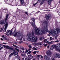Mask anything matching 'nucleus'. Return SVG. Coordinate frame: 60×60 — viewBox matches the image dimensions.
<instances>
[{
  "mask_svg": "<svg viewBox=\"0 0 60 60\" xmlns=\"http://www.w3.org/2000/svg\"><path fill=\"white\" fill-rule=\"evenodd\" d=\"M45 28H46V26H45L44 28H42V29L41 28H39L38 29L37 28H35V29L34 30L35 31V34H41L42 33L43 34L45 33Z\"/></svg>",
  "mask_w": 60,
  "mask_h": 60,
  "instance_id": "1",
  "label": "nucleus"
},
{
  "mask_svg": "<svg viewBox=\"0 0 60 60\" xmlns=\"http://www.w3.org/2000/svg\"><path fill=\"white\" fill-rule=\"evenodd\" d=\"M32 34H29L27 35V37L28 38V40L29 41H31L32 40L33 41H32V42H35L37 41L38 39L37 37H35V36L33 37L32 36Z\"/></svg>",
  "mask_w": 60,
  "mask_h": 60,
  "instance_id": "2",
  "label": "nucleus"
},
{
  "mask_svg": "<svg viewBox=\"0 0 60 60\" xmlns=\"http://www.w3.org/2000/svg\"><path fill=\"white\" fill-rule=\"evenodd\" d=\"M16 31V30H15L14 33L13 34L15 37H16L17 36V38L19 39L20 40H22V38H23V33H21L19 31L18 32H16L15 34H14L15 33V32Z\"/></svg>",
  "mask_w": 60,
  "mask_h": 60,
  "instance_id": "3",
  "label": "nucleus"
},
{
  "mask_svg": "<svg viewBox=\"0 0 60 60\" xmlns=\"http://www.w3.org/2000/svg\"><path fill=\"white\" fill-rule=\"evenodd\" d=\"M45 32H46V33H48V32H49V34L51 35L52 34V36H54L56 35V31H49L48 29H47V26H46V28H45Z\"/></svg>",
  "mask_w": 60,
  "mask_h": 60,
  "instance_id": "4",
  "label": "nucleus"
},
{
  "mask_svg": "<svg viewBox=\"0 0 60 60\" xmlns=\"http://www.w3.org/2000/svg\"><path fill=\"white\" fill-rule=\"evenodd\" d=\"M4 26L3 27V28H4V32H6V28L7 26H8V24L7 23V22H5L4 24ZM5 27V28H4Z\"/></svg>",
  "mask_w": 60,
  "mask_h": 60,
  "instance_id": "5",
  "label": "nucleus"
},
{
  "mask_svg": "<svg viewBox=\"0 0 60 60\" xmlns=\"http://www.w3.org/2000/svg\"><path fill=\"white\" fill-rule=\"evenodd\" d=\"M7 34H10V35H11V34H12V33L11 31L9 30H8L7 32Z\"/></svg>",
  "mask_w": 60,
  "mask_h": 60,
  "instance_id": "6",
  "label": "nucleus"
},
{
  "mask_svg": "<svg viewBox=\"0 0 60 60\" xmlns=\"http://www.w3.org/2000/svg\"><path fill=\"white\" fill-rule=\"evenodd\" d=\"M14 52H15V53H14L15 56V57H17L18 56V53L17 52V51L15 50H14Z\"/></svg>",
  "mask_w": 60,
  "mask_h": 60,
  "instance_id": "7",
  "label": "nucleus"
},
{
  "mask_svg": "<svg viewBox=\"0 0 60 60\" xmlns=\"http://www.w3.org/2000/svg\"><path fill=\"white\" fill-rule=\"evenodd\" d=\"M56 30L57 31V33H56V32L55 34L56 35H57L58 34V33H59V32L60 33V29H59L57 28H56Z\"/></svg>",
  "mask_w": 60,
  "mask_h": 60,
  "instance_id": "8",
  "label": "nucleus"
},
{
  "mask_svg": "<svg viewBox=\"0 0 60 60\" xmlns=\"http://www.w3.org/2000/svg\"><path fill=\"white\" fill-rule=\"evenodd\" d=\"M46 53L48 55H51V52L49 50H48L46 52Z\"/></svg>",
  "mask_w": 60,
  "mask_h": 60,
  "instance_id": "9",
  "label": "nucleus"
},
{
  "mask_svg": "<svg viewBox=\"0 0 60 60\" xmlns=\"http://www.w3.org/2000/svg\"><path fill=\"white\" fill-rule=\"evenodd\" d=\"M52 47L53 49L55 48V49H56V50H57V47H56V45H53L52 46Z\"/></svg>",
  "mask_w": 60,
  "mask_h": 60,
  "instance_id": "10",
  "label": "nucleus"
},
{
  "mask_svg": "<svg viewBox=\"0 0 60 60\" xmlns=\"http://www.w3.org/2000/svg\"><path fill=\"white\" fill-rule=\"evenodd\" d=\"M28 47H29V49H28L29 51H30V50L32 48V45H28Z\"/></svg>",
  "mask_w": 60,
  "mask_h": 60,
  "instance_id": "11",
  "label": "nucleus"
},
{
  "mask_svg": "<svg viewBox=\"0 0 60 60\" xmlns=\"http://www.w3.org/2000/svg\"><path fill=\"white\" fill-rule=\"evenodd\" d=\"M46 0H43L44 1H46ZM47 1L48 2L49 4H51V1H52L53 0H47Z\"/></svg>",
  "mask_w": 60,
  "mask_h": 60,
  "instance_id": "12",
  "label": "nucleus"
},
{
  "mask_svg": "<svg viewBox=\"0 0 60 60\" xmlns=\"http://www.w3.org/2000/svg\"><path fill=\"white\" fill-rule=\"evenodd\" d=\"M42 23L43 25H44L45 24H46L48 23V22L46 20H45L43 22H42Z\"/></svg>",
  "mask_w": 60,
  "mask_h": 60,
  "instance_id": "13",
  "label": "nucleus"
},
{
  "mask_svg": "<svg viewBox=\"0 0 60 60\" xmlns=\"http://www.w3.org/2000/svg\"><path fill=\"white\" fill-rule=\"evenodd\" d=\"M15 52H14L12 53L9 56V57H11V56H13V55H14V53H15Z\"/></svg>",
  "mask_w": 60,
  "mask_h": 60,
  "instance_id": "14",
  "label": "nucleus"
},
{
  "mask_svg": "<svg viewBox=\"0 0 60 60\" xmlns=\"http://www.w3.org/2000/svg\"><path fill=\"white\" fill-rule=\"evenodd\" d=\"M45 39V38L44 37H40L39 38V40H43V39Z\"/></svg>",
  "mask_w": 60,
  "mask_h": 60,
  "instance_id": "15",
  "label": "nucleus"
},
{
  "mask_svg": "<svg viewBox=\"0 0 60 60\" xmlns=\"http://www.w3.org/2000/svg\"><path fill=\"white\" fill-rule=\"evenodd\" d=\"M8 16H9V14H7V15L6 17V19L5 21V22L7 20V19H8Z\"/></svg>",
  "mask_w": 60,
  "mask_h": 60,
  "instance_id": "16",
  "label": "nucleus"
},
{
  "mask_svg": "<svg viewBox=\"0 0 60 60\" xmlns=\"http://www.w3.org/2000/svg\"><path fill=\"white\" fill-rule=\"evenodd\" d=\"M45 18H46L47 20H48V19H49V15H46V16H45Z\"/></svg>",
  "mask_w": 60,
  "mask_h": 60,
  "instance_id": "17",
  "label": "nucleus"
},
{
  "mask_svg": "<svg viewBox=\"0 0 60 60\" xmlns=\"http://www.w3.org/2000/svg\"><path fill=\"white\" fill-rule=\"evenodd\" d=\"M4 20H1V25H3L4 24Z\"/></svg>",
  "mask_w": 60,
  "mask_h": 60,
  "instance_id": "18",
  "label": "nucleus"
},
{
  "mask_svg": "<svg viewBox=\"0 0 60 60\" xmlns=\"http://www.w3.org/2000/svg\"><path fill=\"white\" fill-rule=\"evenodd\" d=\"M56 55L58 57L60 58V55L59 53L56 54Z\"/></svg>",
  "mask_w": 60,
  "mask_h": 60,
  "instance_id": "19",
  "label": "nucleus"
},
{
  "mask_svg": "<svg viewBox=\"0 0 60 60\" xmlns=\"http://www.w3.org/2000/svg\"><path fill=\"white\" fill-rule=\"evenodd\" d=\"M31 25L33 27H34L35 26V24L34 23H33L31 24Z\"/></svg>",
  "mask_w": 60,
  "mask_h": 60,
  "instance_id": "20",
  "label": "nucleus"
},
{
  "mask_svg": "<svg viewBox=\"0 0 60 60\" xmlns=\"http://www.w3.org/2000/svg\"><path fill=\"white\" fill-rule=\"evenodd\" d=\"M22 4H24V0H20Z\"/></svg>",
  "mask_w": 60,
  "mask_h": 60,
  "instance_id": "21",
  "label": "nucleus"
},
{
  "mask_svg": "<svg viewBox=\"0 0 60 60\" xmlns=\"http://www.w3.org/2000/svg\"><path fill=\"white\" fill-rule=\"evenodd\" d=\"M22 56H24V57H26V54H22L21 55Z\"/></svg>",
  "mask_w": 60,
  "mask_h": 60,
  "instance_id": "22",
  "label": "nucleus"
},
{
  "mask_svg": "<svg viewBox=\"0 0 60 60\" xmlns=\"http://www.w3.org/2000/svg\"><path fill=\"white\" fill-rule=\"evenodd\" d=\"M41 0H38V1H40V2H41ZM44 0H43L41 2V3L40 4L41 5V4H43V1Z\"/></svg>",
  "mask_w": 60,
  "mask_h": 60,
  "instance_id": "23",
  "label": "nucleus"
},
{
  "mask_svg": "<svg viewBox=\"0 0 60 60\" xmlns=\"http://www.w3.org/2000/svg\"><path fill=\"white\" fill-rule=\"evenodd\" d=\"M5 47L6 48V49H9L11 47H10L9 46H5Z\"/></svg>",
  "mask_w": 60,
  "mask_h": 60,
  "instance_id": "24",
  "label": "nucleus"
},
{
  "mask_svg": "<svg viewBox=\"0 0 60 60\" xmlns=\"http://www.w3.org/2000/svg\"><path fill=\"white\" fill-rule=\"evenodd\" d=\"M53 56L54 58H57V55H56V54H54Z\"/></svg>",
  "mask_w": 60,
  "mask_h": 60,
  "instance_id": "25",
  "label": "nucleus"
},
{
  "mask_svg": "<svg viewBox=\"0 0 60 60\" xmlns=\"http://www.w3.org/2000/svg\"><path fill=\"white\" fill-rule=\"evenodd\" d=\"M57 46L58 48H60V43L58 44L57 45Z\"/></svg>",
  "mask_w": 60,
  "mask_h": 60,
  "instance_id": "26",
  "label": "nucleus"
},
{
  "mask_svg": "<svg viewBox=\"0 0 60 60\" xmlns=\"http://www.w3.org/2000/svg\"><path fill=\"white\" fill-rule=\"evenodd\" d=\"M28 57L29 58H31V57L32 56V55H31V54H30L28 55Z\"/></svg>",
  "mask_w": 60,
  "mask_h": 60,
  "instance_id": "27",
  "label": "nucleus"
},
{
  "mask_svg": "<svg viewBox=\"0 0 60 60\" xmlns=\"http://www.w3.org/2000/svg\"><path fill=\"white\" fill-rule=\"evenodd\" d=\"M48 57H47V56H44V59H46H46H47L48 58Z\"/></svg>",
  "mask_w": 60,
  "mask_h": 60,
  "instance_id": "28",
  "label": "nucleus"
},
{
  "mask_svg": "<svg viewBox=\"0 0 60 60\" xmlns=\"http://www.w3.org/2000/svg\"><path fill=\"white\" fill-rule=\"evenodd\" d=\"M31 51H30L28 52L27 53V55H28L29 54H31Z\"/></svg>",
  "mask_w": 60,
  "mask_h": 60,
  "instance_id": "29",
  "label": "nucleus"
},
{
  "mask_svg": "<svg viewBox=\"0 0 60 60\" xmlns=\"http://www.w3.org/2000/svg\"><path fill=\"white\" fill-rule=\"evenodd\" d=\"M53 49L54 48H53V47H52L51 46V48H50V50H53Z\"/></svg>",
  "mask_w": 60,
  "mask_h": 60,
  "instance_id": "30",
  "label": "nucleus"
},
{
  "mask_svg": "<svg viewBox=\"0 0 60 60\" xmlns=\"http://www.w3.org/2000/svg\"><path fill=\"white\" fill-rule=\"evenodd\" d=\"M7 37H6V38L4 37V40H7Z\"/></svg>",
  "mask_w": 60,
  "mask_h": 60,
  "instance_id": "31",
  "label": "nucleus"
},
{
  "mask_svg": "<svg viewBox=\"0 0 60 60\" xmlns=\"http://www.w3.org/2000/svg\"><path fill=\"white\" fill-rule=\"evenodd\" d=\"M32 20H33V21L34 22V21L35 20L33 18H32Z\"/></svg>",
  "mask_w": 60,
  "mask_h": 60,
  "instance_id": "32",
  "label": "nucleus"
},
{
  "mask_svg": "<svg viewBox=\"0 0 60 60\" xmlns=\"http://www.w3.org/2000/svg\"><path fill=\"white\" fill-rule=\"evenodd\" d=\"M15 49L17 50L18 52H19V50L17 48H15Z\"/></svg>",
  "mask_w": 60,
  "mask_h": 60,
  "instance_id": "33",
  "label": "nucleus"
},
{
  "mask_svg": "<svg viewBox=\"0 0 60 60\" xmlns=\"http://www.w3.org/2000/svg\"><path fill=\"white\" fill-rule=\"evenodd\" d=\"M37 44H38L39 45H41V43H38Z\"/></svg>",
  "mask_w": 60,
  "mask_h": 60,
  "instance_id": "34",
  "label": "nucleus"
},
{
  "mask_svg": "<svg viewBox=\"0 0 60 60\" xmlns=\"http://www.w3.org/2000/svg\"><path fill=\"white\" fill-rule=\"evenodd\" d=\"M9 49V50H12V48H11V47H10Z\"/></svg>",
  "mask_w": 60,
  "mask_h": 60,
  "instance_id": "35",
  "label": "nucleus"
},
{
  "mask_svg": "<svg viewBox=\"0 0 60 60\" xmlns=\"http://www.w3.org/2000/svg\"><path fill=\"white\" fill-rule=\"evenodd\" d=\"M3 48H4L3 46L1 47V48H0V50H1V49H3Z\"/></svg>",
  "mask_w": 60,
  "mask_h": 60,
  "instance_id": "36",
  "label": "nucleus"
},
{
  "mask_svg": "<svg viewBox=\"0 0 60 60\" xmlns=\"http://www.w3.org/2000/svg\"><path fill=\"white\" fill-rule=\"evenodd\" d=\"M51 59L52 60H55V59H54V58L53 57L51 58Z\"/></svg>",
  "mask_w": 60,
  "mask_h": 60,
  "instance_id": "37",
  "label": "nucleus"
},
{
  "mask_svg": "<svg viewBox=\"0 0 60 60\" xmlns=\"http://www.w3.org/2000/svg\"><path fill=\"white\" fill-rule=\"evenodd\" d=\"M51 38H52V37H50V40L51 41V40H52V39H53V38H52V39H51Z\"/></svg>",
  "mask_w": 60,
  "mask_h": 60,
  "instance_id": "38",
  "label": "nucleus"
},
{
  "mask_svg": "<svg viewBox=\"0 0 60 60\" xmlns=\"http://www.w3.org/2000/svg\"><path fill=\"white\" fill-rule=\"evenodd\" d=\"M36 53V51H34L33 52V53L34 54H35Z\"/></svg>",
  "mask_w": 60,
  "mask_h": 60,
  "instance_id": "39",
  "label": "nucleus"
},
{
  "mask_svg": "<svg viewBox=\"0 0 60 60\" xmlns=\"http://www.w3.org/2000/svg\"><path fill=\"white\" fill-rule=\"evenodd\" d=\"M46 60H50V58H48Z\"/></svg>",
  "mask_w": 60,
  "mask_h": 60,
  "instance_id": "40",
  "label": "nucleus"
},
{
  "mask_svg": "<svg viewBox=\"0 0 60 60\" xmlns=\"http://www.w3.org/2000/svg\"><path fill=\"white\" fill-rule=\"evenodd\" d=\"M37 4V3H35V4H33V5L34 6H35V5H36V4Z\"/></svg>",
  "mask_w": 60,
  "mask_h": 60,
  "instance_id": "41",
  "label": "nucleus"
},
{
  "mask_svg": "<svg viewBox=\"0 0 60 60\" xmlns=\"http://www.w3.org/2000/svg\"><path fill=\"white\" fill-rule=\"evenodd\" d=\"M2 30H3L2 29H1L0 30V32H2Z\"/></svg>",
  "mask_w": 60,
  "mask_h": 60,
  "instance_id": "42",
  "label": "nucleus"
},
{
  "mask_svg": "<svg viewBox=\"0 0 60 60\" xmlns=\"http://www.w3.org/2000/svg\"><path fill=\"white\" fill-rule=\"evenodd\" d=\"M33 36H34V32L33 31H32V34Z\"/></svg>",
  "mask_w": 60,
  "mask_h": 60,
  "instance_id": "43",
  "label": "nucleus"
},
{
  "mask_svg": "<svg viewBox=\"0 0 60 60\" xmlns=\"http://www.w3.org/2000/svg\"><path fill=\"white\" fill-rule=\"evenodd\" d=\"M17 59H19V60H20V57H17Z\"/></svg>",
  "mask_w": 60,
  "mask_h": 60,
  "instance_id": "44",
  "label": "nucleus"
},
{
  "mask_svg": "<svg viewBox=\"0 0 60 60\" xmlns=\"http://www.w3.org/2000/svg\"><path fill=\"white\" fill-rule=\"evenodd\" d=\"M25 13L26 14H27V15H28V14L27 12H25Z\"/></svg>",
  "mask_w": 60,
  "mask_h": 60,
  "instance_id": "45",
  "label": "nucleus"
},
{
  "mask_svg": "<svg viewBox=\"0 0 60 60\" xmlns=\"http://www.w3.org/2000/svg\"><path fill=\"white\" fill-rule=\"evenodd\" d=\"M59 41L58 40H57L56 41H55V42H58Z\"/></svg>",
  "mask_w": 60,
  "mask_h": 60,
  "instance_id": "46",
  "label": "nucleus"
},
{
  "mask_svg": "<svg viewBox=\"0 0 60 60\" xmlns=\"http://www.w3.org/2000/svg\"><path fill=\"white\" fill-rule=\"evenodd\" d=\"M22 50H24L25 49H24V48H22Z\"/></svg>",
  "mask_w": 60,
  "mask_h": 60,
  "instance_id": "47",
  "label": "nucleus"
},
{
  "mask_svg": "<svg viewBox=\"0 0 60 60\" xmlns=\"http://www.w3.org/2000/svg\"><path fill=\"white\" fill-rule=\"evenodd\" d=\"M37 56L38 57H40V55H38Z\"/></svg>",
  "mask_w": 60,
  "mask_h": 60,
  "instance_id": "48",
  "label": "nucleus"
},
{
  "mask_svg": "<svg viewBox=\"0 0 60 60\" xmlns=\"http://www.w3.org/2000/svg\"><path fill=\"white\" fill-rule=\"evenodd\" d=\"M52 43L51 42H49V44H52Z\"/></svg>",
  "mask_w": 60,
  "mask_h": 60,
  "instance_id": "49",
  "label": "nucleus"
},
{
  "mask_svg": "<svg viewBox=\"0 0 60 60\" xmlns=\"http://www.w3.org/2000/svg\"><path fill=\"white\" fill-rule=\"evenodd\" d=\"M47 41V39H45V40L44 41L45 42V41Z\"/></svg>",
  "mask_w": 60,
  "mask_h": 60,
  "instance_id": "50",
  "label": "nucleus"
},
{
  "mask_svg": "<svg viewBox=\"0 0 60 60\" xmlns=\"http://www.w3.org/2000/svg\"><path fill=\"white\" fill-rule=\"evenodd\" d=\"M35 49V48L34 47H33L32 48V49H33V50H34V49Z\"/></svg>",
  "mask_w": 60,
  "mask_h": 60,
  "instance_id": "51",
  "label": "nucleus"
},
{
  "mask_svg": "<svg viewBox=\"0 0 60 60\" xmlns=\"http://www.w3.org/2000/svg\"><path fill=\"white\" fill-rule=\"evenodd\" d=\"M57 36H55V39H56V37H57Z\"/></svg>",
  "mask_w": 60,
  "mask_h": 60,
  "instance_id": "52",
  "label": "nucleus"
},
{
  "mask_svg": "<svg viewBox=\"0 0 60 60\" xmlns=\"http://www.w3.org/2000/svg\"><path fill=\"white\" fill-rule=\"evenodd\" d=\"M1 39L2 41H4V39H3V38H1Z\"/></svg>",
  "mask_w": 60,
  "mask_h": 60,
  "instance_id": "53",
  "label": "nucleus"
},
{
  "mask_svg": "<svg viewBox=\"0 0 60 60\" xmlns=\"http://www.w3.org/2000/svg\"><path fill=\"white\" fill-rule=\"evenodd\" d=\"M28 52V50L26 49V52L27 53V52Z\"/></svg>",
  "mask_w": 60,
  "mask_h": 60,
  "instance_id": "54",
  "label": "nucleus"
},
{
  "mask_svg": "<svg viewBox=\"0 0 60 60\" xmlns=\"http://www.w3.org/2000/svg\"><path fill=\"white\" fill-rule=\"evenodd\" d=\"M3 44H6L7 43H3Z\"/></svg>",
  "mask_w": 60,
  "mask_h": 60,
  "instance_id": "55",
  "label": "nucleus"
},
{
  "mask_svg": "<svg viewBox=\"0 0 60 60\" xmlns=\"http://www.w3.org/2000/svg\"><path fill=\"white\" fill-rule=\"evenodd\" d=\"M15 48H17V46L16 45H15Z\"/></svg>",
  "mask_w": 60,
  "mask_h": 60,
  "instance_id": "56",
  "label": "nucleus"
},
{
  "mask_svg": "<svg viewBox=\"0 0 60 60\" xmlns=\"http://www.w3.org/2000/svg\"><path fill=\"white\" fill-rule=\"evenodd\" d=\"M47 47V48H49V45H48Z\"/></svg>",
  "mask_w": 60,
  "mask_h": 60,
  "instance_id": "57",
  "label": "nucleus"
},
{
  "mask_svg": "<svg viewBox=\"0 0 60 60\" xmlns=\"http://www.w3.org/2000/svg\"><path fill=\"white\" fill-rule=\"evenodd\" d=\"M47 44H46L45 45V47H46V46H47Z\"/></svg>",
  "mask_w": 60,
  "mask_h": 60,
  "instance_id": "58",
  "label": "nucleus"
},
{
  "mask_svg": "<svg viewBox=\"0 0 60 60\" xmlns=\"http://www.w3.org/2000/svg\"><path fill=\"white\" fill-rule=\"evenodd\" d=\"M2 46V45L0 44V48H1V47Z\"/></svg>",
  "mask_w": 60,
  "mask_h": 60,
  "instance_id": "59",
  "label": "nucleus"
},
{
  "mask_svg": "<svg viewBox=\"0 0 60 60\" xmlns=\"http://www.w3.org/2000/svg\"><path fill=\"white\" fill-rule=\"evenodd\" d=\"M41 58H43V56H41Z\"/></svg>",
  "mask_w": 60,
  "mask_h": 60,
  "instance_id": "60",
  "label": "nucleus"
},
{
  "mask_svg": "<svg viewBox=\"0 0 60 60\" xmlns=\"http://www.w3.org/2000/svg\"><path fill=\"white\" fill-rule=\"evenodd\" d=\"M46 43H49V41H48L46 42Z\"/></svg>",
  "mask_w": 60,
  "mask_h": 60,
  "instance_id": "61",
  "label": "nucleus"
},
{
  "mask_svg": "<svg viewBox=\"0 0 60 60\" xmlns=\"http://www.w3.org/2000/svg\"><path fill=\"white\" fill-rule=\"evenodd\" d=\"M35 50H37V49H36V48H35L34 49Z\"/></svg>",
  "mask_w": 60,
  "mask_h": 60,
  "instance_id": "62",
  "label": "nucleus"
},
{
  "mask_svg": "<svg viewBox=\"0 0 60 60\" xmlns=\"http://www.w3.org/2000/svg\"><path fill=\"white\" fill-rule=\"evenodd\" d=\"M22 60H25L24 59V58H22Z\"/></svg>",
  "mask_w": 60,
  "mask_h": 60,
  "instance_id": "63",
  "label": "nucleus"
},
{
  "mask_svg": "<svg viewBox=\"0 0 60 60\" xmlns=\"http://www.w3.org/2000/svg\"><path fill=\"white\" fill-rule=\"evenodd\" d=\"M27 60H30V59H29V58H28V59Z\"/></svg>",
  "mask_w": 60,
  "mask_h": 60,
  "instance_id": "64",
  "label": "nucleus"
}]
</instances>
